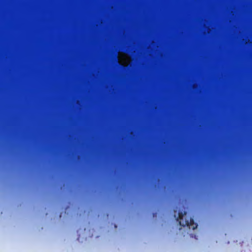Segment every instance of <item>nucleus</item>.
I'll return each mask as SVG.
<instances>
[{
  "mask_svg": "<svg viewBox=\"0 0 252 252\" xmlns=\"http://www.w3.org/2000/svg\"><path fill=\"white\" fill-rule=\"evenodd\" d=\"M155 215H156V214H154L153 216L154 217Z\"/></svg>",
  "mask_w": 252,
  "mask_h": 252,
  "instance_id": "7ed1b4c3",
  "label": "nucleus"
},
{
  "mask_svg": "<svg viewBox=\"0 0 252 252\" xmlns=\"http://www.w3.org/2000/svg\"><path fill=\"white\" fill-rule=\"evenodd\" d=\"M185 207L182 206L181 209L178 210V217L176 219L179 221L180 225L189 227V229L194 230L197 227L198 224L195 222L193 219L189 217L187 213L184 210Z\"/></svg>",
  "mask_w": 252,
  "mask_h": 252,
  "instance_id": "f257e3e1",
  "label": "nucleus"
},
{
  "mask_svg": "<svg viewBox=\"0 0 252 252\" xmlns=\"http://www.w3.org/2000/svg\"><path fill=\"white\" fill-rule=\"evenodd\" d=\"M177 207H176L174 210V213H176L177 212Z\"/></svg>",
  "mask_w": 252,
  "mask_h": 252,
  "instance_id": "f03ea898",
  "label": "nucleus"
}]
</instances>
